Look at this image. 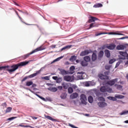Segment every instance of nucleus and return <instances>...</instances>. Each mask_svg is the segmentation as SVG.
Listing matches in <instances>:
<instances>
[{
  "label": "nucleus",
  "instance_id": "obj_1",
  "mask_svg": "<svg viewBox=\"0 0 128 128\" xmlns=\"http://www.w3.org/2000/svg\"><path fill=\"white\" fill-rule=\"evenodd\" d=\"M26 66V64H15L11 66H0V70H4L8 72L10 74H12V72H16L20 66Z\"/></svg>",
  "mask_w": 128,
  "mask_h": 128
},
{
  "label": "nucleus",
  "instance_id": "obj_2",
  "mask_svg": "<svg viewBox=\"0 0 128 128\" xmlns=\"http://www.w3.org/2000/svg\"><path fill=\"white\" fill-rule=\"evenodd\" d=\"M100 92L104 93V96H108V92L110 94L112 92V89L110 87L103 86L100 88Z\"/></svg>",
  "mask_w": 128,
  "mask_h": 128
},
{
  "label": "nucleus",
  "instance_id": "obj_3",
  "mask_svg": "<svg viewBox=\"0 0 128 128\" xmlns=\"http://www.w3.org/2000/svg\"><path fill=\"white\" fill-rule=\"evenodd\" d=\"M44 50L42 48V46H40L34 50L32 52L24 55L22 58H24V60H26V58H28L30 56V54H34V52H40V50Z\"/></svg>",
  "mask_w": 128,
  "mask_h": 128
},
{
  "label": "nucleus",
  "instance_id": "obj_4",
  "mask_svg": "<svg viewBox=\"0 0 128 128\" xmlns=\"http://www.w3.org/2000/svg\"><path fill=\"white\" fill-rule=\"evenodd\" d=\"M40 74V71H36V73H34L33 74H32L28 76H25L22 80V82H25V80H26L28 78H34V76H36Z\"/></svg>",
  "mask_w": 128,
  "mask_h": 128
},
{
  "label": "nucleus",
  "instance_id": "obj_5",
  "mask_svg": "<svg viewBox=\"0 0 128 128\" xmlns=\"http://www.w3.org/2000/svg\"><path fill=\"white\" fill-rule=\"evenodd\" d=\"M80 100L82 104H86V101L88 100V99L86 98V94H82L80 96Z\"/></svg>",
  "mask_w": 128,
  "mask_h": 128
},
{
  "label": "nucleus",
  "instance_id": "obj_6",
  "mask_svg": "<svg viewBox=\"0 0 128 128\" xmlns=\"http://www.w3.org/2000/svg\"><path fill=\"white\" fill-rule=\"evenodd\" d=\"M64 78L66 82H74V78L70 76H66L64 77Z\"/></svg>",
  "mask_w": 128,
  "mask_h": 128
},
{
  "label": "nucleus",
  "instance_id": "obj_7",
  "mask_svg": "<svg viewBox=\"0 0 128 128\" xmlns=\"http://www.w3.org/2000/svg\"><path fill=\"white\" fill-rule=\"evenodd\" d=\"M99 78L100 80H106L109 78L108 76L106 75H104L102 74H99Z\"/></svg>",
  "mask_w": 128,
  "mask_h": 128
},
{
  "label": "nucleus",
  "instance_id": "obj_8",
  "mask_svg": "<svg viewBox=\"0 0 128 128\" xmlns=\"http://www.w3.org/2000/svg\"><path fill=\"white\" fill-rule=\"evenodd\" d=\"M116 82H118V79L117 78H115V79H114L112 80L108 81L106 82V84H108L109 86H114V84H116Z\"/></svg>",
  "mask_w": 128,
  "mask_h": 128
},
{
  "label": "nucleus",
  "instance_id": "obj_9",
  "mask_svg": "<svg viewBox=\"0 0 128 128\" xmlns=\"http://www.w3.org/2000/svg\"><path fill=\"white\" fill-rule=\"evenodd\" d=\"M98 104L100 108H104L108 106V104L105 102H99Z\"/></svg>",
  "mask_w": 128,
  "mask_h": 128
},
{
  "label": "nucleus",
  "instance_id": "obj_10",
  "mask_svg": "<svg viewBox=\"0 0 128 128\" xmlns=\"http://www.w3.org/2000/svg\"><path fill=\"white\" fill-rule=\"evenodd\" d=\"M90 51L88 50H85L82 52H81L80 56H86L90 54Z\"/></svg>",
  "mask_w": 128,
  "mask_h": 128
},
{
  "label": "nucleus",
  "instance_id": "obj_11",
  "mask_svg": "<svg viewBox=\"0 0 128 128\" xmlns=\"http://www.w3.org/2000/svg\"><path fill=\"white\" fill-rule=\"evenodd\" d=\"M60 72L61 74H62V76H66V74H70L68 71H66L64 69H61L60 70Z\"/></svg>",
  "mask_w": 128,
  "mask_h": 128
},
{
  "label": "nucleus",
  "instance_id": "obj_12",
  "mask_svg": "<svg viewBox=\"0 0 128 128\" xmlns=\"http://www.w3.org/2000/svg\"><path fill=\"white\" fill-rule=\"evenodd\" d=\"M97 58H98V56H96V54L94 52H93L92 56V62H96Z\"/></svg>",
  "mask_w": 128,
  "mask_h": 128
},
{
  "label": "nucleus",
  "instance_id": "obj_13",
  "mask_svg": "<svg viewBox=\"0 0 128 128\" xmlns=\"http://www.w3.org/2000/svg\"><path fill=\"white\" fill-rule=\"evenodd\" d=\"M45 118L49 120H52V122H58V120L56 119H54V118H52V116H45Z\"/></svg>",
  "mask_w": 128,
  "mask_h": 128
},
{
  "label": "nucleus",
  "instance_id": "obj_14",
  "mask_svg": "<svg viewBox=\"0 0 128 128\" xmlns=\"http://www.w3.org/2000/svg\"><path fill=\"white\" fill-rule=\"evenodd\" d=\"M102 56H104V51H100L98 54V60H100L102 58Z\"/></svg>",
  "mask_w": 128,
  "mask_h": 128
},
{
  "label": "nucleus",
  "instance_id": "obj_15",
  "mask_svg": "<svg viewBox=\"0 0 128 128\" xmlns=\"http://www.w3.org/2000/svg\"><path fill=\"white\" fill-rule=\"evenodd\" d=\"M96 20H98V18L94 16H91L88 20V22H96Z\"/></svg>",
  "mask_w": 128,
  "mask_h": 128
},
{
  "label": "nucleus",
  "instance_id": "obj_16",
  "mask_svg": "<svg viewBox=\"0 0 128 128\" xmlns=\"http://www.w3.org/2000/svg\"><path fill=\"white\" fill-rule=\"evenodd\" d=\"M124 48H126V46L120 45L116 46V50H124Z\"/></svg>",
  "mask_w": 128,
  "mask_h": 128
},
{
  "label": "nucleus",
  "instance_id": "obj_17",
  "mask_svg": "<svg viewBox=\"0 0 128 128\" xmlns=\"http://www.w3.org/2000/svg\"><path fill=\"white\" fill-rule=\"evenodd\" d=\"M108 50H114L116 48V45L114 44H110V46H106Z\"/></svg>",
  "mask_w": 128,
  "mask_h": 128
},
{
  "label": "nucleus",
  "instance_id": "obj_18",
  "mask_svg": "<svg viewBox=\"0 0 128 128\" xmlns=\"http://www.w3.org/2000/svg\"><path fill=\"white\" fill-rule=\"evenodd\" d=\"M78 93L75 92V93H73L70 96V98L72 99L74 98H78Z\"/></svg>",
  "mask_w": 128,
  "mask_h": 128
},
{
  "label": "nucleus",
  "instance_id": "obj_19",
  "mask_svg": "<svg viewBox=\"0 0 128 128\" xmlns=\"http://www.w3.org/2000/svg\"><path fill=\"white\" fill-rule=\"evenodd\" d=\"M105 52V56L107 57V58H110V50H106L104 51Z\"/></svg>",
  "mask_w": 128,
  "mask_h": 128
},
{
  "label": "nucleus",
  "instance_id": "obj_20",
  "mask_svg": "<svg viewBox=\"0 0 128 128\" xmlns=\"http://www.w3.org/2000/svg\"><path fill=\"white\" fill-rule=\"evenodd\" d=\"M74 66H72L71 67H70V72H69V74H74Z\"/></svg>",
  "mask_w": 128,
  "mask_h": 128
},
{
  "label": "nucleus",
  "instance_id": "obj_21",
  "mask_svg": "<svg viewBox=\"0 0 128 128\" xmlns=\"http://www.w3.org/2000/svg\"><path fill=\"white\" fill-rule=\"evenodd\" d=\"M62 86L64 88V90H68V88L69 86L68 84L66 83V82H63L62 84Z\"/></svg>",
  "mask_w": 128,
  "mask_h": 128
},
{
  "label": "nucleus",
  "instance_id": "obj_22",
  "mask_svg": "<svg viewBox=\"0 0 128 128\" xmlns=\"http://www.w3.org/2000/svg\"><path fill=\"white\" fill-rule=\"evenodd\" d=\"M84 60L86 62H90V58L89 56H86L84 58Z\"/></svg>",
  "mask_w": 128,
  "mask_h": 128
},
{
  "label": "nucleus",
  "instance_id": "obj_23",
  "mask_svg": "<svg viewBox=\"0 0 128 128\" xmlns=\"http://www.w3.org/2000/svg\"><path fill=\"white\" fill-rule=\"evenodd\" d=\"M72 45H68V46H66L64 48H62V49H61V52H62V50H68V48H72Z\"/></svg>",
  "mask_w": 128,
  "mask_h": 128
},
{
  "label": "nucleus",
  "instance_id": "obj_24",
  "mask_svg": "<svg viewBox=\"0 0 128 128\" xmlns=\"http://www.w3.org/2000/svg\"><path fill=\"white\" fill-rule=\"evenodd\" d=\"M88 102L90 104H92V102H94V98L92 96H89L88 97Z\"/></svg>",
  "mask_w": 128,
  "mask_h": 128
},
{
  "label": "nucleus",
  "instance_id": "obj_25",
  "mask_svg": "<svg viewBox=\"0 0 128 128\" xmlns=\"http://www.w3.org/2000/svg\"><path fill=\"white\" fill-rule=\"evenodd\" d=\"M102 4L100 3L96 4L93 6V7L95 8H102Z\"/></svg>",
  "mask_w": 128,
  "mask_h": 128
},
{
  "label": "nucleus",
  "instance_id": "obj_26",
  "mask_svg": "<svg viewBox=\"0 0 128 128\" xmlns=\"http://www.w3.org/2000/svg\"><path fill=\"white\" fill-rule=\"evenodd\" d=\"M49 90H50L51 92H56L58 90V88H48Z\"/></svg>",
  "mask_w": 128,
  "mask_h": 128
},
{
  "label": "nucleus",
  "instance_id": "obj_27",
  "mask_svg": "<svg viewBox=\"0 0 128 128\" xmlns=\"http://www.w3.org/2000/svg\"><path fill=\"white\" fill-rule=\"evenodd\" d=\"M115 98H124V96L122 95H116Z\"/></svg>",
  "mask_w": 128,
  "mask_h": 128
},
{
  "label": "nucleus",
  "instance_id": "obj_28",
  "mask_svg": "<svg viewBox=\"0 0 128 128\" xmlns=\"http://www.w3.org/2000/svg\"><path fill=\"white\" fill-rule=\"evenodd\" d=\"M76 57L75 56H72L70 57V60H71V62H74L76 60Z\"/></svg>",
  "mask_w": 128,
  "mask_h": 128
},
{
  "label": "nucleus",
  "instance_id": "obj_29",
  "mask_svg": "<svg viewBox=\"0 0 128 128\" xmlns=\"http://www.w3.org/2000/svg\"><path fill=\"white\" fill-rule=\"evenodd\" d=\"M28 62H30V61H24L19 64H28Z\"/></svg>",
  "mask_w": 128,
  "mask_h": 128
},
{
  "label": "nucleus",
  "instance_id": "obj_30",
  "mask_svg": "<svg viewBox=\"0 0 128 128\" xmlns=\"http://www.w3.org/2000/svg\"><path fill=\"white\" fill-rule=\"evenodd\" d=\"M68 94H72L74 92V89L72 87H70L68 88Z\"/></svg>",
  "mask_w": 128,
  "mask_h": 128
},
{
  "label": "nucleus",
  "instance_id": "obj_31",
  "mask_svg": "<svg viewBox=\"0 0 128 128\" xmlns=\"http://www.w3.org/2000/svg\"><path fill=\"white\" fill-rule=\"evenodd\" d=\"M62 57H59L58 58H56V59L54 60L52 62V64H54V62H58L60 60H61Z\"/></svg>",
  "mask_w": 128,
  "mask_h": 128
},
{
  "label": "nucleus",
  "instance_id": "obj_32",
  "mask_svg": "<svg viewBox=\"0 0 128 128\" xmlns=\"http://www.w3.org/2000/svg\"><path fill=\"white\" fill-rule=\"evenodd\" d=\"M32 84V81L27 82H26V86H30Z\"/></svg>",
  "mask_w": 128,
  "mask_h": 128
},
{
  "label": "nucleus",
  "instance_id": "obj_33",
  "mask_svg": "<svg viewBox=\"0 0 128 128\" xmlns=\"http://www.w3.org/2000/svg\"><path fill=\"white\" fill-rule=\"evenodd\" d=\"M120 56H126L128 53L126 52H120Z\"/></svg>",
  "mask_w": 128,
  "mask_h": 128
},
{
  "label": "nucleus",
  "instance_id": "obj_34",
  "mask_svg": "<svg viewBox=\"0 0 128 128\" xmlns=\"http://www.w3.org/2000/svg\"><path fill=\"white\" fill-rule=\"evenodd\" d=\"M78 74H82V76H80V80H82V75L84 74V72H78Z\"/></svg>",
  "mask_w": 128,
  "mask_h": 128
},
{
  "label": "nucleus",
  "instance_id": "obj_35",
  "mask_svg": "<svg viewBox=\"0 0 128 128\" xmlns=\"http://www.w3.org/2000/svg\"><path fill=\"white\" fill-rule=\"evenodd\" d=\"M18 18H20V20L22 22H24V24H26L27 26H32V24H26V22H24L22 21V18H21L20 16H18Z\"/></svg>",
  "mask_w": 128,
  "mask_h": 128
},
{
  "label": "nucleus",
  "instance_id": "obj_36",
  "mask_svg": "<svg viewBox=\"0 0 128 128\" xmlns=\"http://www.w3.org/2000/svg\"><path fill=\"white\" fill-rule=\"evenodd\" d=\"M60 98H62L63 100H64V98H66V94L64 93H63L60 96Z\"/></svg>",
  "mask_w": 128,
  "mask_h": 128
},
{
  "label": "nucleus",
  "instance_id": "obj_37",
  "mask_svg": "<svg viewBox=\"0 0 128 128\" xmlns=\"http://www.w3.org/2000/svg\"><path fill=\"white\" fill-rule=\"evenodd\" d=\"M116 62V59H114V58L111 59V60H110V61H109V64H112V63H113V62Z\"/></svg>",
  "mask_w": 128,
  "mask_h": 128
},
{
  "label": "nucleus",
  "instance_id": "obj_38",
  "mask_svg": "<svg viewBox=\"0 0 128 128\" xmlns=\"http://www.w3.org/2000/svg\"><path fill=\"white\" fill-rule=\"evenodd\" d=\"M42 80H50V76H46L42 78Z\"/></svg>",
  "mask_w": 128,
  "mask_h": 128
},
{
  "label": "nucleus",
  "instance_id": "obj_39",
  "mask_svg": "<svg viewBox=\"0 0 128 128\" xmlns=\"http://www.w3.org/2000/svg\"><path fill=\"white\" fill-rule=\"evenodd\" d=\"M109 100H113L114 102L116 100V98L114 97H109Z\"/></svg>",
  "mask_w": 128,
  "mask_h": 128
},
{
  "label": "nucleus",
  "instance_id": "obj_40",
  "mask_svg": "<svg viewBox=\"0 0 128 128\" xmlns=\"http://www.w3.org/2000/svg\"><path fill=\"white\" fill-rule=\"evenodd\" d=\"M112 34H117L118 36H124V34L121 33L112 32Z\"/></svg>",
  "mask_w": 128,
  "mask_h": 128
},
{
  "label": "nucleus",
  "instance_id": "obj_41",
  "mask_svg": "<svg viewBox=\"0 0 128 128\" xmlns=\"http://www.w3.org/2000/svg\"><path fill=\"white\" fill-rule=\"evenodd\" d=\"M12 108L10 107H8L6 110V112H10L12 111Z\"/></svg>",
  "mask_w": 128,
  "mask_h": 128
},
{
  "label": "nucleus",
  "instance_id": "obj_42",
  "mask_svg": "<svg viewBox=\"0 0 128 128\" xmlns=\"http://www.w3.org/2000/svg\"><path fill=\"white\" fill-rule=\"evenodd\" d=\"M117 90H122V86L121 85H118L116 86Z\"/></svg>",
  "mask_w": 128,
  "mask_h": 128
},
{
  "label": "nucleus",
  "instance_id": "obj_43",
  "mask_svg": "<svg viewBox=\"0 0 128 128\" xmlns=\"http://www.w3.org/2000/svg\"><path fill=\"white\" fill-rule=\"evenodd\" d=\"M94 28V23H92L90 24V26L89 27V28Z\"/></svg>",
  "mask_w": 128,
  "mask_h": 128
},
{
  "label": "nucleus",
  "instance_id": "obj_44",
  "mask_svg": "<svg viewBox=\"0 0 128 128\" xmlns=\"http://www.w3.org/2000/svg\"><path fill=\"white\" fill-rule=\"evenodd\" d=\"M52 78L53 80H57V82L58 80H60V78H58V76H53Z\"/></svg>",
  "mask_w": 128,
  "mask_h": 128
},
{
  "label": "nucleus",
  "instance_id": "obj_45",
  "mask_svg": "<svg viewBox=\"0 0 128 128\" xmlns=\"http://www.w3.org/2000/svg\"><path fill=\"white\" fill-rule=\"evenodd\" d=\"M76 62L78 64L79 62H81V64H84V61L80 62V60H76Z\"/></svg>",
  "mask_w": 128,
  "mask_h": 128
},
{
  "label": "nucleus",
  "instance_id": "obj_46",
  "mask_svg": "<svg viewBox=\"0 0 128 128\" xmlns=\"http://www.w3.org/2000/svg\"><path fill=\"white\" fill-rule=\"evenodd\" d=\"M105 68L106 69V70H110V66H108V65H106V66H105Z\"/></svg>",
  "mask_w": 128,
  "mask_h": 128
},
{
  "label": "nucleus",
  "instance_id": "obj_47",
  "mask_svg": "<svg viewBox=\"0 0 128 128\" xmlns=\"http://www.w3.org/2000/svg\"><path fill=\"white\" fill-rule=\"evenodd\" d=\"M20 126H22L24 128H32V126H30L20 125Z\"/></svg>",
  "mask_w": 128,
  "mask_h": 128
},
{
  "label": "nucleus",
  "instance_id": "obj_48",
  "mask_svg": "<svg viewBox=\"0 0 128 128\" xmlns=\"http://www.w3.org/2000/svg\"><path fill=\"white\" fill-rule=\"evenodd\" d=\"M102 34H104V33L100 32V33L96 34V36H100Z\"/></svg>",
  "mask_w": 128,
  "mask_h": 128
},
{
  "label": "nucleus",
  "instance_id": "obj_49",
  "mask_svg": "<svg viewBox=\"0 0 128 128\" xmlns=\"http://www.w3.org/2000/svg\"><path fill=\"white\" fill-rule=\"evenodd\" d=\"M104 76H108V74H110V71H108V72H104Z\"/></svg>",
  "mask_w": 128,
  "mask_h": 128
},
{
  "label": "nucleus",
  "instance_id": "obj_50",
  "mask_svg": "<svg viewBox=\"0 0 128 128\" xmlns=\"http://www.w3.org/2000/svg\"><path fill=\"white\" fill-rule=\"evenodd\" d=\"M128 110L126 111V112H122L121 114H120V115L121 116H122L123 114H128Z\"/></svg>",
  "mask_w": 128,
  "mask_h": 128
},
{
  "label": "nucleus",
  "instance_id": "obj_51",
  "mask_svg": "<svg viewBox=\"0 0 128 128\" xmlns=\"http://www.w3.org/2000/svg\"><path fill=\"white\" fill-rule=\"evenodd\" d=\"M14 118H16L14 117H11L8 118V120H14Z\"/></svg>",
  "mask_w": 128,
  "mask_h": 128
},
{
  "label": "nucleus",
  "instance_id": "obj_52",
  "mask_svg": "<svg viewBox=\"0 0 128 128\" xmlns=\"http://www.w3.org/2000/svg\"><path fill=\"white\" fill-rule=\"evenodd\" d=\"M128 36H125V37H122L121 38H118V40H124L125 38H128Z\"/></svg>",
  "mask_w": 128,
  "mask_h": 128
},
{
  "label": "nucleus",
  "instance_id": "obj_53",
  "mask_svg": "<svg viewBox=\"0 0 128 128\" xmlns=\"http://www.w3.org/2000/svg\"><path fill=\"white\" fill-rule=\"evenodd\" d=\"M57 88L60 90H62V86H58Z\"/></svg>",
  "mask_w": 128,
  "mask_h": 128
},
{
  "label": "nucleus",
  "instance_id": "obj_54",
  "mask_svg": "<svg viewBox=\"0 0 128 128\" xmlns=\"http://www.w3.org/2000/svg\"><path fill=\"white\" fill-rule=\"evenodd\" d=\"M50 48H56V45H52V46H50Z\"/></svg>",
  "mask_w": 128,
  "mask_h": 128
},
{
  "label": "nucleus",
  "instance_id": "obj_55",
  "mask_svg": "<svg viewBox=\"0 0 128 128\" xmlns=\"http://www.w3.org/2000/svg\"><path fill=\"white\" fill-rule=\"evenodd\" d=\"M99 100H104V98L103 97H100L99 98Z\"/></svg>",
  "mask_w": 128,
  "mask_h": 128
},
{
  "label": "nucleus",
  "instance_id": "obj_56",
  "mask_svg": "<svg viewBox=\"0 0 128 128\" xmlns=\"http://www.w3.org/2000/svg\"><path fill=\"white\" fill-rule=\"evenodd\" d=\"M40 98L42 100H44V102H46V98H44V97L41 96L40 97Z\"/></svg>",
  "mask_w": 128,
  "mask_h": 128
},
{
  "label": "nucleus",
  "instance_id": "obj_57",
  "mask_svg": "<svg viewBox=\"0 0 128 128\" xmlns=\"http://www.w3.org/2000/svg\"><path fill=\"white\" fill-rule=\"evenodd\" d=\"M72 87L73 88H78V86H76V84H73L72 86Z\"/></svg>",
  "mask_w": 128,
  "mask_h": 128
},
{
  "label": "nucleus",
  "instance_id": "obj_58",
  "mask_svg": "<svg viewBox=\"0 0 128 128\" xmlns=\"http://www.w3.org/2000/svg\"><path fill=\"white\" fill-rule=\"evenodd\" d=\"M32 88H36V84L32 83Z\"/></svg>",
  "mask_w": 128,
  "mask_h": 128
},
{
  "label": "nucleus",
  "instance_id": "obj_59",
  "mask_svg": "<svg viewBox=\"0 0 128 128\" xmlns=\"http://www.w3.org/2000/svg\"><path fill=\"white\" fill-rule=\"evenodd\" d=\"M86 86H90V84L88 82L86 83Z\"/></svg>",
  "mask_w": 128,
  "mask_h": 128
},
{
  "label": "nucleus",
  "instance_id": "obj_60",
  "mask_svg": "<svg viewBox=\"0 0 128 128\" xmlns=\"http://www.w3.org/2000/svg\"><path fill=\"white\" fill-rule=\"evenodd\" d=\"M98 26V24H96L94 23V28Z\"/></svg>",
  "mask_w": 128,
  "mask_h": 128
},
{
  "label": "nucleus",
  "instance_id": "obj_61",
  "mask_svg": "<svg viewBox=\"0 0 128 128\" xmlns=\"http://www.w3.org/2000/svg\"><path fill=\"white\" fill-rule=\"evenodd\" d=\"M32 118L33 120H37V119H38V117L33 116V117H32Z\"/></svg>",
  "mask_w": 128,
  "mask_h": 128
},
{
  "label": "nucleus",
  "instance_id": "obj_62",
  "mask_svg": "<svg viewBox=\"0 0 128 128\" xmlns=\"http://www.w3.org/2000/svg\"><path fill=\"white\" fill-rule=\"evenodd\" d=\"M15 12H16V14L18 16V17L20 16V15L18 14V12L17 11H15Z\"/></svg>",
  "mask_w": 128,
  "mask_h": 128
},
{
  "label": "nucleus",
  "instance_id": "obj_63",
  "mask_svg": "<svg viewBox=\"0 0 128 128\" xmlns=\"http://www.w3.org/2000/svg\"><path fill=\"white\" fill-rule=\"evenodd\" d=\"M126 78L127 80L128 81V74H127L126 75Z\"/></svg>",
  "mask_w": 128,
  "mask_h": 128
},
{
  "label": "nucleus",
  "instance_id": "obj_64",
  "mask_svg": "<svg viewBox=\"0 0 128 128\" xmlns=\"http://www.w3.org/2000/svg\"><path fill=\"white\" fill-rule=\"evenodd\" d=\"M124 122H125V124H128V120H125Z\"/></svg>",
  "mask_w": 128,
  "mask_h": 128
}]
</instances>
